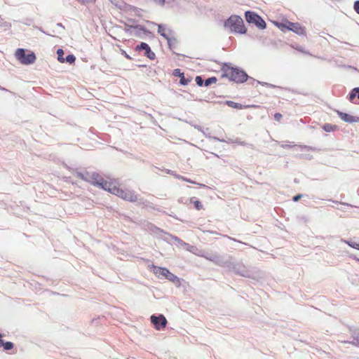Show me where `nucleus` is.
<instances>
[{
    "mask_svg": "<svg viewBox=\"0 0 359 359\" xmlns=\"http://www.w3.org/2000/svg\"><path fill=\"white\" fill-rule=\"evenodd\" d=\"M109 193L131 203H135L138 200V195L133 190L121 188L117 180H114L113 185L109 189Z\"/></svg>",
    "mask_w": 359,
    "mask_h": 359,
    "instance_id": "1",
    "label": "nucleus"
},
{
    "mask_svg": "<svg viewBox=\"0 0 359 359\" xmlns=\"http://www.w3.org/2000/svg\"><path fill=\"white\" fill-rule=\"evenodd\" d=\"M83 180L88 182L93 185L97 186L101 189L109 192V189L113 185L115 179L107 178V180L103 178L98 173L93 172L88 177H84L83 175H81Z\"/></svg>",
    "mask_w": 359,
    "mask_h": 359,
    "instance_id": "2",
    "label": "nucleus"
},
{
    "mask_svg": "<svg viewBox=\"0 0 359 359\" xmlns=\"http://www.w3.org/2000/svg\"><path fill=\"white\" fill-rule=\"evenodd\" d=\"M224 27L231 32L244 34L246 32L243 19L238 15L229 17L224 22Z\"/></svg>",
    "mask_w": 359,
    "mask_h": 359,
    "instance_id": "3",
    "label": "nucleus"
},
{
    "mask_svg": "<svg viewBox=\"0 0 359 359\" xmlns=\"http://www.w3.org/2000/svg\"><path fill=\"white\" fill-rule=\"evenodd\" d=\"M225 74L228 78H229L230 80L236 83H243L248 79V75L246 73L236 68L226 69L225 71Z\"/></svg>",
    "mask_w": 359,
    "mask_h": 359,
    "instance_id": "4",
    "label": "nucleus"
},
{
    "mask_svg": "<svg viewBox=\"0 0 359 359\" xmlns=\"http://www.w3.org/2000/svg\"><path fill=\"white\" fill-rule=\"evenodd\" d=\"M15 55L21 63L25 65L34 63L36 60V56L34 53L26 54L24 49L22 48H19L16 50Z\"/></svg>",
    "mask_w": 359,
    "mask_h": 359,
    "instance_id": "5",
    "label": "nucleus"
},
{
    "mask_svg": "<svg viewBox=\"0 0 359 359\" xmlns=\"http://www.w3.org/2000/svg\"><path fill=\"white\" fill-rule=\"evenodd\" d=\"M245 18L248 22L255 23L259 27L265 28V22L257 14L253 12L247 11L245 13Z\"/></svg>",
    "mask_w": 359,
    "mask_h": 359,
    "instance_id": "6",
    "label": "nucleus"
},
{
    "mask_svg": "<svg viewBox=\"0 0 359 359\" xmlns=\"http://www.w3.org/2000/svg\"><path fill=\"white\" fill-rule=\"evenodd\" d=\"M151 321L154 325L156 330L164 328L167 324V320L163 315H160L159 316H151Z\"/></svg>",
    "mask_w": 359,
    "mask_h": 359,
    "instance_id": "7",
    "label": "nucleus"
},
{
    "mask_svg": "<svg viewBox=\"0 0 359 359\" xmlns=\"http://www.w3.org/2000/svg\"><path fill=\"white\" fill-rule=\"evenodd\" d=\"M288 24L287 29L290 31H292L298 35H305L306 34V29L303 26H302L298 22H291L290 21H287Z\"/></svg>",
    "mask_w": 359,
    "mask_h": 359,
    "instance_id": "8",
    "label": "nucleus"
},
{
    "mask_svg": "<svg viewBox=\"0 0 359 359\" xmlns=\"http://www.w3.org/2000/svg\"><path fill=\"white\" fill-rule=\"evenodd\" d=\"M136 50H145V55L151 59L154 60L155 58V53L151 51L150 47L149 45L144 42H142L140 45L137 46Z\"/></svg>",
    "mask_w": 359,
    "mask_h": 359,
    "instance_id": "9",
    "label": "nucleus"
},
{
    "mask_svg": "<svg viewBox=\"0 0 359 359\" xmlns=\"http://www.w3.org/2000/svg\"><path fill=\"white\" fill-rule=\"evenodd\" d=\"M155 273L162 275L170 280H174L176 278V276L165 268H156Z\"/></svg>",
    "mask_w": 359,
    "mask_h": 359,
    "instance_id": "10",
    "label": "nucleus"
},
{
    "mask_svg": "<svg viewBox=\"0 0 359 359\" xmlns=\"http://www.w3.org/2000/svg\"><path fill=\"white\" fill-rule=\"evenodd\" d=\"M287 20H285L283 22H274V25L279 28L281 31L285 32L287 29L288 24L287 23Z\"/></svg>",
    "mask_w": 359,
    "mask_h": 359,
    "instance_id": "11",
    "label": "nucleus"
},
{
    "mask_svg": "<svg viewBox=\"0 0 359 359\" xmlns=\"http://www.w3.org/2000/svg\"><path fill=\"white\" fill-rule=\"evenodd\" d=\"M190 203H192L194 204V208L197 210H201L203 209V205L202 203L199 200L196 199V198H191Z\"/></svg>",
    "mask_w": 359,
    "mask_h": 359,
    "instance_id": "12",
    "label": "nucleus"
},
{
    "mask_svg": "<svg viewBox=\"0 0 359 359\" xmlns=\"http://www.w3.org/2000/svg\"><path fill=\"white\" fill-rule=\"evenodd\" d=\"M339 117L344 121L352 122L353 121V117L348 114L344 112H338Z\"/></svg>",
    "mask_w": 359,
    "mask_h": 359,
    "instance_id": "13",
    "label": "nucleus"
},
{
    "mask_svg": "<svg viewBox=\"0 0 359 359\" xmlns=\"http://www.w3.org/2000/svg\"><path fill=\"white\" fill-rule=\"evenodd\" d=\"M337 126L330 123H326L323 126V129L326 132H333L336 130Z\"/></svg>",
    "mask_w": 359,
    "mask_h": 359,
    "instance_id": "14",
    "label": "nucleus"
},
{
    "mask_svg": "<svg viewBox=\"0 0 359 359\" xmlns=\"http://www.w3.org/2000/svg\"><path fill=\"white\" fill-rule=\"evenodd\" d=\"M57 60L59 62H60L61 63H64L65 62V57H63L64 55V51L62 49H57Z\"/></svg>",
    "mask_w": 359,
    "mask_h": 359,
    "instance_id": "15",
    "label": "nucleus"
},
{
    "mask_svg": "<svg viewBox=\"0 0 359 359\" xmlns=\"http://www.w3.org/2000/svg\"><path fill=\"white\" fill-rule=\"evenodd\" d=\"M165 29L162 26L159 25L158 28V32L163 36L165 39H168V36L165 33Z\"/></svg>",
    "mask_w": 359,
    "mask_h": 359,
    "instance_id": "16",
    "label": "nucleus"
},
{
    "mask_svg": "<svg viewBox=\"0 0 359 359\" xmlns=\"http://www.w3.org/2000/svg\"><path fill=\"white\" fill-rule=\"evenodd\" d=\"M76 60V57L74 55H68L65 58V62H67L69 64H73Z\"/></svg>",
    "mask_w": 359,
    "mask_h": 359,
    "instance_id": "17",
    "label": "nucleus"
},
{
    "mask_svg": "<svg viewBox=\"0 0 359 359\" xmlns=\"http://www.w3.org/2000/svg\"><path fill=\"white\" fill-rule=\"evenodd\" d=\"M217 82V79L215 77H211L205 80V86H208L212 83H215Z\"/></svg>",
    "mask_w": 359,
    "mask_h": 359,
    "instance_id": "18",
    "label": "nucleus"
},
{
    "mask_svg": "<svg viewBox=\"0 0 359 359\" xmlns=\"http://www.w3.org/2000/svg\"><path fill=\"white\" fill-rule=\"evenodd\" d=\"M3 347L6 351L11 350L13 348V344L11 341H7L6 343H4Z\"/></svg>",
    "mask_w": 359,
    "mask_h": 359,
    "instance_id": "19",
    "label": "nucleus"
},
{
    "mask_svg": "<svg viewBox=\"0 0 359 359\" xmlns=\"http://www.w3.org/2000/svg\"><path fill=\"white\" fill-rule=\"evenodd\" d=\"M353 344L359 346V332H354L353 334Z\"/></svg>",
    "mask_w": 359,
    "mask_h": 359,
    "instance_id": "20",
    "label": "nucleus"
},
{
    "mask_svg": "<svg viewBox=\"0 0 359 359\" xmlns=\"http://www.w3.org/2000/svg\"><path fill=\"white\" fill-rule=\"evenodd\" d=\"M191 81L190 79H187L184 78V75H182L181 77H180V83L183 85V86H186L187 85L189 82Z\"/></svg>",
    "mask_w": 359,
    "mask_h": 359,
    "instance_id": "21",
    "label": "nucleus"
},
{
    "mask_svg": "<svg viewBox=\"0 0 359 359\" xmlns=\"http://www.w3.org/2000/svg\"><path fill=\"white\" fill-rule=\"evenodd\" d=\"M350 247L359 250V243H355V242H351V241H346V242Z\"/></svg>",
    "mask_w": 359,
    "mask_h": 359,
    "instance_id": "22",
    "label": "nucleus"
},
{
    "mask_svg": "<svg viewBox=\"0 0 359 359\" xmlns=\"http://www.w3.org/2000/svg\"><path fill=\"white\" fill-rule=\"evenodd\" d=\"M173 75L175 76L181 77L182 75H184V73L181 72L180 69H176L173 71Z\"/></svg>",
    "mask_w": 359,
    "mask_h": 359,
    "instance_id": "23",
    "label": "nucleus"
},
{
    "mask_svg": "<svg viewBox=\"0 0 359 359\" xmlns=\"http://www.w3.org/2000/svg\"><path fill=\"white\" fill-rule=\"evenodd\" d=\"M196 82L199 86H201L203 85V81L201 76H198L196 77Z\"/></svg>",
    "mask_w": 359,
    "mask_h": 359,
    "instance_id": "24",
    "label": "nucleus"
},
{
    "mask_svg": "<svg viewBox=\"0 0 359 359\" xmlns=\"http://www.w3.org/2000/svg\"><path fill=\"white\" fill-rule=\"evenodd\" d=\"M282 117H283V116L280 113H276L274 114V118L277 121H280V120L282 119Z\"/></svg>",
    "mask_w": 359,
    "mask_h": 359,
    "instance_id": "25",
    "label": "nucleus"
},
{
    "mask_svg": "<svg viewBox=\"0 0 359 359\" xmlns=\"http://www.w3.org/2000/svg\"><path fill=\"white\" fill-rule=\"evenodd\" d=\"M355 96H356V92L353 90V91L350 93V95H349V100H350L351 102H353V100H354V98L355 97Z\"/></svg>",
    "mask_w": 359,
    "mask_h": 359,
    "instance_id": "26",
    "label": "nucleus"
},
{
    "mask_svg": "<svg viewBox=\"0 0 359 359\" xmlns=\"http://www.w3.org/2000/svg\"><path fill=\"white\" fill-rule=\"evenodd\" d=\"M354 9L356 11V13L359 14V1H356L354 3Z\"/></svg>",
    "mask_w": 359,
    "mask_h": 359,
    "instance_id": "27",
    "label": "nucleus"
},
{
    "mask_svg": "<svg viewBox=\"0 0 359 359\" xmlns=\"http://www.w3.org/2000/svg\"><path fill=\"white\" fill-rule=\"evenodd\" d=\"M227 104H228V105H229V106H230V107H234V108H237V107H238V104H237V103H235V102H232V101H228V102H227Z\"/></svg>",
    "mask_w": 359,
    "mask_h": 359,
    "instance_id": "28",
    "label": "nucleus"
},
{
    "mask_svg": "<svg viewBox=\"0 0 359 359\" xmlns=\"http://www.w3.org/2000/svg\"><path fill=\"white\" fill-rule=\"evenodd\" d=\"M302 196L301 194H299V195L294 196L293 197V201H294V202H297V201H298L302 198Z\"/></svg>",
    "mask_w": 359,
    "mask_h": 359,
    "instance_id": "29",
    "label": "nucleus"
},
{
    "mask_svg": "<svg viewBox=\"0 0 359 359\" xmlns=\"http://www.w3.org/2000/svg\"><path fill=\"white\" fill-rule=\"evenodd\" d=\"M353 91L358 93V98L359 99V88H355L353 89Z\"/></svg>",
    "mask_w": 359,
    "mask_h": 359,
    "instance_id": "30",
    "label": "nucleus"
},
{
    "mask_svg": "<svg viewBox=\"0 0 359 359\" xmlns=\"http://www.w3.org/2000/svg\"><path fill=\"white\" fill-rule=\"evenodd\" d=\"M161 5H164L165 0H158Z\"/></svg>",
    "mask_w": 359,
    "mask_h": 359,
    "instance_id": "31",
    "label": "nucleus"
},
{
    "mask_svg": "<svg viewBox=\"0 0 359 359\" xmlns=\"http://www.w3.org/2000/svg\"><path fill=\"white\" fill-rule=\"evenodd\" d=\"M4 341L0 339V347L4 346Z\"/></svg>",
    "mask_w": 359,
    "mask_h": 359,
    "instance_id": "32",
    "label": "nucleus"
}]
</instances>
